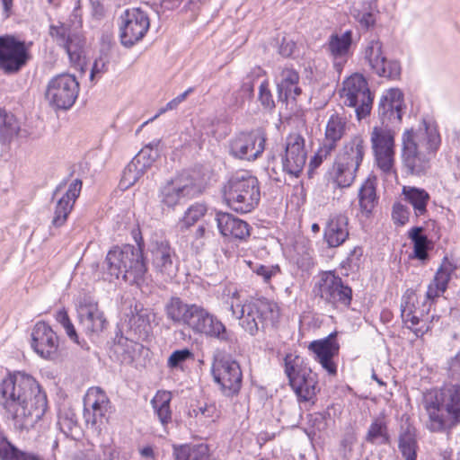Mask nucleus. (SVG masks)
Wrapping results in <instances>:
<instances>
[{"mask_svg": "<svg viewBox=\"0 0 460 460\" xmlns=\"http://www.w3.org/2000/svg\"><path fill=\"white\" fill-rule=\"evenodd\" d=\"M0 394V403L18 430L33 428L48 408L46 393L36 379L25 372H16L3 379Z\"/></svg>", "mask_w": 460, "mask_h": 460, "instance_id": "obj_1", "label": "nucleus"}, {"mask_svg": "<svg viewBox=\"0 0 460 460\" xmlns=\"http://www.w3.org/2000/svg\"><path fill=\"white\" fill-rule=\"evenodd\" d=\"M164 313L172 326L183 325L194 334L217 340L227 346L229 352L235 353L239 349L236 333L201 305L187 303L180 296H172L164 302Z\"/></svg>", "mask_w": 460, "mask_h": 460, "instance_id": "obj_2", "label": "nucleus"}, {"mask_svg": "<svg viewBox=\"0 0 460 460\" xmlns=\"http://www.w3.org/2000/svg\"><path fill=\"white\" fill-rule=\"evenodd\" d=\"M132 236L137 243L115 245L106 254L102 265V278L113 282L121 279L131 286L141 287L148 271L146 258L144 253L145 242L139 229L132 230Z\"/></svg>", "mask_w": 460, "mask_h": 460, "instance_id": "obj_3", "label": "nucleus"}, {"mask_svg": "<svg viewBox=\"0 0 460 460\" xmlns=\"http://www.w3.org/2000/svg\"><path fill=\"white\" fill-rule=\"evenodd\" d=\"M423 128L406 129L402 136V161L408 174L421 176L430 167L429 154H435L441 144L440 135L422 120Z\"/></svg>", "mask_w": 460, "mask_h": 460, "instance_id": "obj_4", "label": "nucleus"}, {"mask_svg": "<svg viewBox=\"0 0 460 460\" xmlns=\"http://www.w3.org/2000/svg\"><path fill=\"white\" fill-rule=\"evenodd\" d=\"M223 197L234 211L250 213L258 207L261 200L260 182L249 172H237L224 185Z\"/></svg>", "mask_w": 460, "mask_h": 460, "instance_id": "obj_5", "label": "nucleus"}, {"mask_svg": "<svg viewBox=\"0 0 460 460\" xmlns=\"http://www.w3.org/2000/svg\"><path fill=\"white\" fill-rule=\"evenodd\" d=\"M203 190L204 185L200 179L190 171H182L159 188L158 202L164 213H170L178 206L199 196Z\"/></svg>", "mask_w": 460, "mask_h": 460, "instance_id": "obj_6", "label": "nucleus"}, {"mask_svg": "<svg viewBox=\"0 0 460 460\" xmlns=\"http://www.w3.org/2000/svg\"><path fill=\"white\" fill-rule=\"evenodd\" d=\"M285 374L299 402L314 404L320 392L318 375L310 367L308 358L291 353L284 358Z\"/></svg>", "mask_w": 460, "mask_h": 460, "instance_id": "obj_7", "label": "nucleus"}, {"mask_svg": "<svg viewBox=\"0 0 460 460\" xmlns=\"http://www.w3.org/2000/svg\"><path fill=\"white\" fill-rule=\"evenodd\" d=\"M366 145L360 135L353 136L346 142L334 163L333 181L339 188L349 187L363 162Z\"/></svg>", "mask_w": 460, "mask_h": 460, "instance_id": "obj_8", "label": "nucleus"}, {"mask_svg": "<svg viewBox=\"0 0 460 460\" xmlns=\"http://www.w3.org/2000/svg\"><path fill=\"white\" fill-rule=\"evenodd\" d=\"M278 318V305L261 297L247 301L242 305L239 323L246 332L254 336L259 331L264 332L269 326H273Z\"/></svg>", "mask_w": 460, "mask_h": 460, "instance_id": "obj_9", "label": "nucleus"}, {"mask_svg": "<svg viewBox=\"0 0 460 460\" xmlns=\"http://www.w3.org/2000/svg\"><path fill=\"white\" fill-rule=\"evenodd\" d=\"M211 375L220 393L227 398L240 394L243 385V372L240 364L230 354L217 352L213 356Z\"/></svg>", "mask_w": 460, "mask_h": 460, "instance_id": "obj_10", "label": "nucleus"}, {"mask_svg": "<svg viewBox=\"0 0 460 460\" xmlns=\"http://www.w3.org/2000/svg\"><path fill=\"white\" fill-rule=\"evenodd\" d=\"M313 293L316 298L333 308L349 309L353 298L352 288L332 270L324 271L320 275L313 288Z\"/></svg>", "mask_w": 460, "mask_h": 460, "instance_id": "obj_11", "label": "nucleus"}, {"mask_svg": "<svg viewBox=\"0 0 460 460\" xmlns=\"http://www.w3.org/2000/svg\"><path fill=\"white\" fill-rule=\"evenodd\" d=\"M31 45L12 34L1 35L0 70L8 75L18 74L31 59Z\"/></svg>", "mask_w": 460, "mask_h": 460, "instance_id": "obj_12", "label": "nucleus"}, {"mask_svg": "<svg viewBox=\"0 0 460 460\" xmlns=\"http://www.w3.org/2000/svg\"><path fill=\"white\" fill-rule=\"evenodd\" d=\"M79 90L80 85L75 76L63 73L49 81L45 97L55 111H67L75 104Z\"/></svg>", "mask_w": 460, "mask_h": 460, "instance_id": "obj_13", "label": "nucleus"}, {"mask_svg": "<svg viewBox=\"0 0 460 460\" xmlns=\"http://www.w3.org/2000/svg\"><path fill=\"white\" fill-rule=\"evenodd\" d=\"M147 252L154 271L165 281L172 280L178 273L180 260L170 241L164 237L152 238Z\"/></svg>", "mask_w": 460, "mask_h": 460, "instance_id": "obj_14", "label": "nucleus"}, {"mask_svg": "<svg viewBox=\"0 0 460 460\" xmlns=\"http://www.w3.org/2000/svg\"><path fill=\"white\" fill-rule=\"evenodd\" d=\"M341 96H345L344 103L349 107L355 108L358 120L370 115L374 93L370 91L367 79L360 74H354L343 82Z\"/></svg>", "mask_w": 460, "mask_h": 460, "instance_id": "obj_15", "label": "nucleus"}, {"mask_svg": "<svg viewBox=\"0 0 460 460\" xmlns=\"http://www.w3.org/2000/svg\"><path fill=\"white\" fill-rule=\"evenodd\" d=\"M395 133L388 126H376L370 137L371 148L377 167L385 173L394 172Z\"/></svg>", "mask_w": 460, "mask_h": 460, "instance_id": "obj_16", "label": "nucleus"}, {"mask_svg": "<svg viewBox=\"0 0 460 460\" xmlns=\"http://www.w3.org/2000/svg\"><path fill=\"white\" fill-rule=\"evenodd\" d=\"M266 135L261 128L241 131L229 142V155L234 158L255 161L265 150Z\"/></svg>", "mask_w": 460, "mask_h": 460, "instance_id": "obj_17", "label": "nucleus"}, {"mask_svg": "<svg viewBox=\"0 0 460 460\" xmlns=\"http://www.w3.org/2000/svg\"><path fill=\"white\" fill-rule=\"evenodd\" d=\"M119 21L120 43L128 49L142 40L150 28L149 17L140 8L125 10Z\"/></svg>", "mask_w": 460, "mask_h": 460, "instance_id": "obj_18", "label": "nucleus"}, {"mask_svg": "<svg viewBox=\"0 0 460 460\" xmlns=\"http://www.w3.org/2000/svg\"><path fill=\"white\" fill-rule=\"evenodd\" d=\"M111 402L99 387L90 388L84 398V419L87 425L95 429L108 422Z\"/></svg>", "mask_w": 460, "mask_h": 460, "instance_id": "obj_19", "label": "nucleus"}, {"mask_svg": "<svg viewBox=\"0 0 460 460\" xmlns=\"http://www.w3.org/2000/svg\"><path fill=\"white\" fill-rule=\"evenodd\" d=\"M364 58L374 73L381 77L398 79L401 65L397 60H388L383 54V44L377 38L370 40L365 49Z\"/></svg>", "mask_w": 460, "mask_h": 460, "instance_id": "obj_20", "label": "nucleus"}, {"mask_svg": "<svg viewBox=\"0 0 460 460\" xmlns=\"http://www.w3.org/2000/svg\"><path fill=\"white\" fill-rule=\"evenodd\" d=\"M30 343L33 351L41 358L52 360L58 356V336L44 321L37 322L32 327Z\"/></svg>", "mask_w": 460, "mask_h": 460, "instance_id": "obj_21", "label": "nucleus"}, {"mask_svg": "<svg viewBox=\"0 0 460 460\" xmlns=\"http://www.w3.org/2000/svg\"><path fill=\"white\" fill-rule=\"evenodd\" d=\"M307 158L305 138L298 133H291L286 138L284 155L281 157L285 172L298 177Z\"/></svg>", "mask_w": 460, "mask_h": 460, "instance_id": "obj_22", "label": "nucleus"}, {"mask_svg": "<svg viewBox=\"0 0 460 460\" xmlns=\"http://www.w3.org/2000/svg\"><path fill=\"white\" fill-rule=\"evenodd\" d=\"M149 349L128 336H120L114 340L110 348L109 356L111 360L121 365H132L134 362L146 358Z\"/></svg>", "mask_w": 460, "mask_h": 460, "instance_id": "obj_23", "label": "nucleus"}, {"mask_svg": "<svg viewBox=\"0 0 460 460\" xmlns=\"http://www.w3.org/2000/svg\"><path fill=\"white\" fill-rule=\"evenodd\" d=\"M405 109L403 93L398 88L388 89L382 94L377 105L381 124L401 123Z\"/></svg>", "mask_w": 460, "mask_h": 460, "instance_id": "obj_24", "label": "nucleus"}, {"mask_svg": "<svg viewBox=\"0 0 460 460\" xmlns=\"http://www.w3.org/2000/svg\"><path fill=\"white\" fill-rule=\"evenodd\" d=\"M308 349L314 353V359L330 376L337 375V364L333 360L340 351L337 332L330 333L323 339L311 341Z\"/></svg>", "mask_w": 460, "mask_h": 460, "instance_id": "obj_25", "label": "nucleus"}, {"mask_svg": "<svg viewBox=\"0 0 460 460\" xmlns=\"http://www.w3.org/2000/svg\"><path fill=\"white\" fill-rule=\"evenodd\" d=\"M78 316L83 332L93 342L96 341L109 324L103 312L98 308L97 303H81Z\"/></svg>", "mask_w": 460, "mask_h": 460, "instance_id": "obj_26", "label": "nucleus"}, {"mask_svg": "<svg viewBox=\"0 0 460 460\" xmlns=\"http://www.w3.org/2000/svg\"><path fill=\"white\" fill-rule=\"evenodd\" d=\"M153 318L154 314L149 308H145L140 303L136 304L128 322L127 336L140 342L147 341L153 334Z\"/></svg>", "mask_w": 460, "mask_h": 460, "instance_id": "obj_27", "label": "nucleus"}, {"mask_svg": "<svg viewBox=\"0 0 460 460\" xmlns=\"http://www.w3.org/2000/svg\"><path fill=\"white\" fill-rule=\"evenodd\" d=\"M215 220L217 221L219 233L224 237L243 242L251 235L252 227L250 225L231 213L217 211Z\"/></svg>", "mask_w": 460, "mask_h": 460, "instance_id": "obj_28", "label": "nucleus"}, {"mask_svg": "<svg viewBox=\"0 0 460 460\" xmlns=\"http://www.w3.org/2000/svg\"><path fill=\"white\" fill-rule=\"evenodd\" d=\"M349 218L344 214L331 216L323 229V240L328 248H337L349 238Z\"/></svg>", "mask_w": 460, "mask_h": 460, "instance_id": "obj_29", "label": "nucleus"}, {"mask_svg": "<svg viewBox=\"0 0 460 460\" xmlns=\"http://www.w3.org/2000/svg\"><path fill=\"white\" fill-rule=\"evenodd\" d=\"M353 44V32L345 31L342 34L332 33L325 44V49L334 59L335 66H342L350 55Z\"/></svg>", "mask_w": 460, "mask_h": 460, "instance_id": "obj_30", "label": "nucleus"}, {"mask_svg": "<svg viewBox=\"0 0 460 460\" xmlns=\"http://www.w3.org/2000/svg\"><path fill=\"white\" fill-rule=\"evenodd\" d=\"M423 226L411 227L407 234L412 243V252L409 255L411 260H418L426 264L429 259V252L434 249V242L423 234Z\"/></svg>", "mask_w": 460, "mask_h": 460, "instance_id": "obj_31", "label": "nucleus"}, {"mask_svg": "<svg viewBox=\"0 0 460 460\" xmlns=\"http://www.w3.org/2000/svg\"><path fill=\"white\" fill-rule=\"evenodd\" d=\"M360 211L366 217H370L378 203L376 177H368L360 186L358 193Z\"/></svg>", "mask_w": 460, "mask_h": 460, "instance_id": "obj_32", "label": "nucleus"}, {"mask_svg": "<svg viewBox=\"0 0 460 460\" xmlns=\"http://www.w3.org/2000/svg\"><path fill=\"white\" fill-rule=\"evenodd\" d=\"M299 74L294 68L285 67L275 77L277 87V100L279 102L288 105L291 97L292 87L299 83Z\"/></svg>", "mask_w": 460, "mask_h": 460, "instance_id": "obj_33", "label": "nucleus"}, {"mask_svg": "<svg viewBox=\"0 0 460 460\" xmlns=\"http://www.w3.org/2000/svg\"><path fill=\"white\" fill-rule=\"evenodd\" d=\"M346 119L338 113H333L327 122L325 128V154H331L336 147L346 132Z\"/></svg>", "mask_w": 460, "mask_h": 460, "instance_id": "obj_34", "label": "nucleus"}, {"mask_svg": "<svg viewBox=\"0 0 460 460\" xmlns=\"http://www.w3.org/2000/svg\"><path fill=\"white\" fill-rule=\"evenodd\" d=\"M175 460H210L209 447L205 443L172 446Z\"/></svg>", "mask_w": 460, "mask_h": 460, "instance_id": "obj_35", "label": "nucleus"}, {"mask_svg": "<svg viewBox=\"0 0 460 460\" xmlns=\"http://www.w3.org/2000/svg\"><path fill=\"white\" fill-rule=\"evenodd\" d=\"M402 193L404 200L412 206L416 217L424 216L428 212L427 205L430 196L426 190L413 186H403Z\"/></svg>", "mask_w": 460, "mask_h": 460, "instance_id": "obj_36", "label": "nucleus"}, {"mask_svg": "<svg viewBox=\"0 0 460 460\" xmlns=\"http://www.w3.org/2000/svg\"><path fill=\"white\" fill-rule=\"evenodd\" d=\"M398 447L404 460H417L418 442L414 428L411 425L401 427Z\"/></svg>", "mask_w": 460, "mask_h": 460, "instance_id": "obj_37", "label": "nucleus"}, {"mask_svg": "<svg viewBox=\"0 0 460 460\" xmlns=\"http://www.w3.org/2000/svg\"><path fill=\"white\" fill-rule=\"evenodd\" d=\"M171 401L172 394L167 391H158L151 400L154 411L164 427L172 421Z\"/></svg>", "mask_w": 460, "mask_h": 460, "instance_id": "obj_38", "label": "nucleus"}, {"mask_svg": "<svg viewBox=\"0 0 460 460\" xmlns=\"http://www.w3.org/2000/svg\"><path fill=\"white\" fill-rule=\"evenodd\" d=\"M19 130L15 116L0 109V143L4 146L10 144Z\"/></svg>", "mask_w": 460, "mask_h": 460, "instance_id": "obj_39", "label": "nucleus"}, {"mask_svg": "<svg viewBox=\"0 0 460 460\" xmlns=\"http://www.w3.org/2000/svg\"><path fill=\"white\" fill-rule=\"evenodd\" d=\"M160 141L153 142L144 146L132 159L141 172L146 173L149 168L152 167L154 163L158 159L160 154L157 146Z\"/></svg>", "mask_w": 460, "mask_h": 460, "instance_id": "obj_40", "label": "nucleus"}, {"mask_svg": "<svg viewBox=\"0 0 460 460\" xmlns=\"http://www.w3.org/2000/svg\"><path fill=\"white\" fill-rule=\"evenodd\" d=\"M365 439L371 444L390 445L391 438L385 421L376 419L370 424Z\"/></svg>", "mask_w": 460, "mask_h": 460, "instance_id": "obj_41", "label": "nucleus"}, {"mask_svg": "<svg viewBox=\"0 0 460 460\" xmlns=\"http://www.w3.org/2000/svg\"><path fill=\"white\" fill-rule=\"evenodd\" d=\"M0 460H43L38 454L18 448L8 440L0 448Z\"/></svg>", "mask_w": 460, "mask_h": 460, "instance_id": "obj_42", "label": "nucleus"}, {"mask_svg": "<svg viewBox=\"0 0 460 460\" xmlns=\"http://www.w3.org/2000/svg\"><path fill=\"white\" fill-rule=\"evenodd\" d=\"M456 269V265L448 260V257L444 256L442 263L438 269L433 279L434 285L441 293H444L447 289L451 275Z\"/></svg>", "mask_w": 460, "mask_h": 460, "instance_id": "obj_43", "label": "nucleus"}, {"mask_svg": "<svg viewBox=\"0 0 460 460\" xmlns=\"http://www.w3.org/2000/svg\"><path fill=\"white\" fill-rule=\"evenodd\" d=\"M74 206L75 202L63 196L59 197L54 208V216L51 221L52 226L57 228L63 226L66 223Z\"/></svg>", "mask_w": 460, "mask_h": 460, "instance_id": "obj_44", "label": "nucleus"}, {"mask_svg": "<svg viewBox=\"0 0 460 460\" xmlns=\"http://www.w3.org/2000/svg\"><path fill=\"white\" fill-rule=\"evenodd\" d=\"M84 40L77 33H73L67 43L62 48L67 53L72 63L80 64L84 53Z\"/></svg>", "mask_w": 460, "mask_h": 460, "instance_id": "obj_45", "label": "nucleus"}, {"mask_svg": "<svg viewBox=\"0 0 460 460\" xmlns=\"http://www.w3.org/2000/svg\"><path fill=\"white\" fill-rule=\"evenodd\" d=\"M207 213V207L202 203L192 204L184 213L180 221L181 229H188L197 223Z\"/></svg>", "mask_w": 460, "mask_h": 460, "instance_id": "obj_46", "label": "nucleus"}, {"mask_svg": "<svg viewBox=\"0 0 460 460\" xmlns=\"http://www.w3.org/2000/svg\"><path fill=\"white\" fill-rule=\"evenodd\" d=\"M308 425L315 432H326L328 429V420H331L330 407L323 411L309 413L306 416Z\"/></svg>", "mask_w": 460, "mask_h": 460, "instance_id": "obj_47", "label": "nucleus"}, {"mask_svg": "<svg viewBox=\"0 0 460 460\" xmlns=\"http://www.w3.org/2000/svg\"><path fill=\"white\" fill-rule=\"evenodd\" d=\"M357 12L355 18L361 28L369 30L375 26L378 11H376L370 3L363 4L362 8Z\"/></svg>", "mask_w": 460, "mask_h": 460, "instance_id": "obj_48", "label": "nucleus"}, {"mask_svg": "<svg viewBox=\"0 0 460 460\" xmlns=\"http://www.w3.org/2000/svg\"><path fill=\"white\" fill-rule=\"evenodd\" d=\"M445 408L456 422L460 421V385H453L448 389V398Z\"/></svg>", "mask_w": 460, "mask_h": 460, "instance_id": "obj_49", "label": "nucleus"}, {"mask_svg": "<svg viewBox=\"0 0 460 460\" xmlns=\"http://www.w3.org/2000/svg\"><path fill=\"white\" fill-rule=\"evenodd\" d=\"M73 33L70 24L58 22V24H51L49 26V35L59 47L66 45Z\"/></svg>", "mask_w": 460, "mask_h": 460, "instance_id": "obj_50", "label": "nucleus"}, {"mask_svg": "<svg viewBox=\"0 0 460 460\" xmlns=\"http://www.w3.org/2000/svg\"><path fill=\"white\" fill-rule=\"evenodd\" d=\"M194 353L191 349L184 348L172 352L167 359V367L171 369H182V364L193 359Z\"/></svg>", "mask_w": 460, "mask_h": 460, "instance_id": "obj_51", "label": "nucleus"}, {"mask_svg": "<svg viewBox=\"0 0 460 460\" xmlns=\"http://www.w3.org/2000/svg\"><path fill=\"white\" fill-rule=\"evenodd\" d=\"M258 101L264 110L273 111L276 108V103L270 89V84L267 78L263 79L260 84Z\"/></svg>", "mask_w": 460, "mask_h": 460, "instance_id": "obj_52", "label": "nucleus"}, {"mask_svg": "<svg viewBox=\"0 0 460 460\" xmlns=\"http://www.w3.org/2000/svg\"><path fill=\"white\" fill-rule=\"evenodd\" d=\"M254 96V86L251 84L250 81H243L239 91L234 92L232 97L234 98V102L232 106L234 109L242 108L246 100H252Z\"/></svg>", "mask_w": 460, "mask_h": 460, "instance_id": "obj_53", "label": "nucleus"}, {"mask_svg": "<svg viewBox=\"0 0 460 460\" xmlns=\"http://www.w3.org/2000/svg\"><path fill=\"white\" fill-rule=\"evenodd\" d=\"M144 174L134 163L130 162L123 171L119 185L123 189H128L133 186Z\"/></svg>", "mask_w": 460, "mask_h": 460, "instance_id": "obj_54", "label": "nucleus"}, {"mask_svg": "<svg viewBox=\"0 0 460 460\" xmlns=\"http://www.w3.org/2000/svg\"><path fill=\"white\" fill-rule=\"evenodd\" d=\"M415 292L412 289L408 288L402 296L400 305L402 319H404V317L406 316L409 317L411 314L417 313V306L415 305Z\"/></svg>", "mask_w": 460, "mask_h": 460, "instance_id": "obj_55", "label": "nucleus"}, {"mask_svg": "<svg viewBox=\"0 0 460 460\" xmlns=\"http://www.w3.org/2000/svg\"><path fill=\"white\" fill-rule=\"evenodd\" d=\"M429 412L431 429L433 430H441L446 427L443 415L439 413L440 404L438 402H432L426 406Z\"/></svg>", "mask_w": 460, "mask_h": 460, "instance_id": "obj_56", "label": "nucleus"}, {"mask_svg": "<svg viewBox=\"0 0 460 460\" xmlns=\"http://www.w3.org/2000/svg\"><path fill=\"white\" fill-rule=\"evenodd\" d=\"M251 270L256 273L258 276L262 277L264 282L268 283L271 279L272 277L276 276L280 272V268L279 265H270L266 266L260 263H249Z\"/></svg>", "mask_w": 460, "mask_h": 460, "instance_id": "obj_57", "label": "nucleus"}, {"mask_svg": "<svg viewBox=\"0 0 460 460\" xmlns=\"http://www.w3.org/2000/svg\"><path fill=\"white\" fill-rule=\"evenodd\" d=\"M363 257V248L361 246H356L354 247L349 253L346 260H344L341 262V268L349 270H358L360 263H361V258Z\"/></svg>", "mask_w": 460, "mask_h": 460, "instance_id": "obj_58", "label": "nucleus"}, {"mask_svg": "<svg viewBox=\"0 0 460 460\" xmlns=\"http://www.w3.org/2000/svg\"><path fill=\"white\" fill-rule=\"evenodd\" d=\"M392 217L395 224L404 226L409 221V208L401 202H395L393 205Z\"/></svg>", "mask_w": 460, "mask_h": 460, "instance_id": "obj_59", "label": "nucleus"}, {"mask_svg": "<svg viewBox=\"0 0 460 460\" xmlns=\"http://www.w3.org/2000/svg\"><path fill=\"white\" fill-rule=\"evenodd\" d=\"M199 411L200 415L206 419H211L212 421H216L219 418V411L217 408L215 402H199Z\"/></svg>", "mask_w": 460, "mask_h": 460, "instance_id": "obj_60", "label": "nucleus"}, {"mask_svg": "<svg viewBox=\"0 0 460 460\" xmlns=\"http://www.w3.org/2000/svg\"><path fill=\"white\" fill-rule=\"evenodd\" d=\"M66 331L67 337L75 344H77L81 349L84 350H89L90 347L88 343L84 340L80 339L73 323L70 321L68 323L63 326Z\"/></svg>", "mask_w": 460, "mask_h": 460, "instance_id": "obj_61", "label": "nucleus"}, {"mask_svg": "<svg viewBox=\"0 0 460 460\" xmlns=\"http://www.w3.org/2000/svg\"><path fill=\"white\" fill-rule=\"evenodd\" d=\"M82 186V181L79 179H75L74 181L70 183L68 189L62 196L75 203L76 199L80 196Z\"/></svg>", "mask_w": 460, "mask_h": 460, "instance_id": "obj_62", "label": "nucleus"}, {"mask_svg": "<svg viewBox=\"0 0 460 460\" xmlns=\"http://www.w3.org/2000/svg\"><path fill=\"white\" fill-rule=\"evenodd\" d=\"M330 154H325V146L323 145L311 158L308 169V175L310 178L313 177L314 171L322 164L323 158H326Z\"/></svg>", "mask_w": 460, "mask_h": 460, "instance_id": "obj_63", "label": "nucleus"}, {"mask_svg": "<svg viewBox=\"0 0 460 460\" xmlns=\"http://www.w3.org/2000/svg\"><path fill=\"white\" fill-rule=\"evenodd\" d=\"M296 48V44L294 40L283 38L279 48V53L284 58H290L293 56Z\"/></svg>", "mask_w": 460, "mask_h": 460, "instance_id": "obj_64", "label": "nucleus"}]
</instances>
